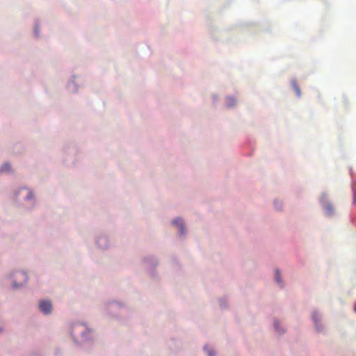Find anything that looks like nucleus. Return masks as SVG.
Segmentation results:
<instances>
[{
	"label": "nucleus",
	"instance_id": "f257e3e1",
	"mask_svg": "<svg viewBox=\"0 0 356 356\" xmlns=\"http://www.w3.org/2000/svg\"><path fill=\"white\" fill-rule=\"evenodd\" d=\"M40 309L45 314H50L52 309V305L49 300H42L39 305Z\"/></svg>",
	"mask_w": 356,
	"mask_h": 356
},
{
	"label": "nucleus",
	"instance_id": "f03ea898",
	"mask_svg": "<svg viewBox=\"0 0 356 356\" xmlns=\"http://www.w3.org/2000/svg\"><path fill=\"white\" fill-rule=\"evenodd\" d=\"M172 223L179 227V229H180V234H184V223H183V221L181 218H177L175 220H173Z\"/></svg>",
	"mask_w": 356,
	"mask_h": 356
},
{
	"label": "nucleus",
	"instance_id": "7ed1b4c3",
	"mask_svg": "<svg viewBox=\"0 0 356 356\" xmlns=\"http://www.w3.org/2000/svg\"><path fill=\"white\" fill-rule=\"evenodd\" d=\"M275 280L278 284H281L282 281L280 278V273L278 270H276L275 271Z\"/></svg>",
	"mask_w": 356,
	"mask_h": 356
},
{
	"label": "nucleus",
	"instance_id": "20e7f679",
	"mask_svg": "<svg viewBox=\"0 0 356 356\" xmlns=\"http://www.w3.org/2000/svg\"><path fill=\"white\" fill-rule=\"evenodd\" d=\"M326 210L327 211V213L329 214H331L332 213V211H333V209H332V206L330 205V204H328L327 207H326Z\"/></svg>",
	"mask_w": 356,
	"mask_h": 356
},
{
	"label": "nucleus",
	"instance_id": "39448f33",
	"mask_svg": "<svg viewBox=\"0 0 356 356\" xmlns=\"http://www.w3.org/2000/svg\"><path fill=\"white\" fill-rule=\"evenodd\" d=\"M275 328L280 332V333H282L284 332V330H282V332H280L279 331V327H278V325H279V323L277 321H275Z\"/></svg>",
	"mask_w": 356,
	"mask_h": 356
},
{
	"label": "nucleus",
	"instance_id": "423d86ee",
	"mask_svg": "<svg viewBox=\"0 0 356 356\" xmlns=\"http://www.w3.org/2000/svg\"><path fill=\"white\" fill-rule=\"evenodd\" d=\"M19 275H21L22 277H23V278H24V282H26V281H27L28 277H27L26 274H25V273H20V274H19Z\"/></svg>",
	"mask_w": 356,
	"mask_h": 356
},
{
	"label": "nucleus",
	"instance_id": "0eeeda50",
	"mask_svg": "<svg viewBox=\"0 0 356 356\" xmlns=\"http://www.w3.org/2000/svg\"><path fill=\"white\" fill-rule=\"evenodd\" d=\"M8 167H10V165L6 164L3 166V169L6 170L7 168H8Z\"/></svg>",
	"mask_w": 356,
	"mask_h": 356
},
{
	"label": "nucleus",
	"instance_id": "6e6552de",
	"mask_svg": "<svg viewBox=\"0 0 356 356\" xmlns=\"http://www.w3.org/2000/svg\"><path fill=\"white\" fill-rule=\"evenodd\" d=\"M297 93H298V95H300V89L299 88H297Z\"/></svg>",
	"mask_w": 356,
	"mask_h": 356
},
{
	"label": "nucleus",
	"instance_id": "1a4fd4ad",
	"mask_svg": "<svg viewBox=\"0 0 356 356\" xmlns=\"http://www.w3.org/2000/svg\"><path fill=\"white\" fill-rule=\"evenodd\" d=\"M14 285H15V286L17 287V286H21V285H22V284H18V285H17V284H16V283H14Z\"/></svg>",
	"mask_w": 356,
	"mask_h": 356
},
{
	"label": "nucleus",
	"instance_id": "9d476101",
	"mask_svg": "<svg viewBox=\"0 0 356 356\" xmlns=\"http://www.w3.org/2000/svg\"><path fill=\"white\" fill-rule=\"evenodd\" d=\"M313 319H314V321H316V317H315V314H314V316H313Z\"/></svg>",
	"mask_w": 356,
	"mask_h": 356
},
{
	"label": "nucleus",
	"instance_id": "9b49d317",
	"mask_svg": "<svg viewBox=\"0 0 356 356\" xmlns=\"http://www.w3.org/2000/svg\"><path fill=\"white\" fill-rule=\"evenodd\" d=\"M209 356H212V354H211V351L209 353Z\"/></svg>",
	"mask_w": 356,
	"mask_h": 356
}]
</instances>
